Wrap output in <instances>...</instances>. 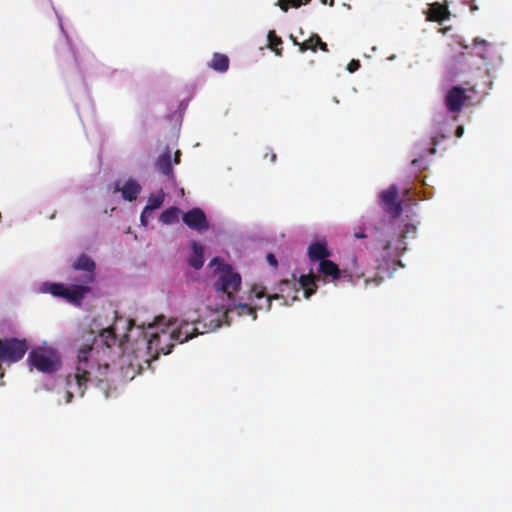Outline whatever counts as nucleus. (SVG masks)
<instances>
[{"instance_id":"obj_1","label":"nucleus","mask_w":512,"mask_h":512,"mask_svg":"<svg viewBox=\"0 0 512 512\" xmlns=\"http://www.w3.org/2000/svg\"><path fill=\"white\" fill-rule=\"evenodd\" d=\"M208 266L211 270L209 281L218 295V303L213 304L209 297L205 314L189 310L180 321L161 315L147 325L135 326L130 319L117 318L112 327L100 332L92 346L80 349L73 371L65 378V403H70L74 397H82L88 384H95L106 397L110 396L108 359L112 355L119 357L123 377L132 380L142 369L139 359L149 365V357L158 353L169 354L174 342L183 343L223 324L229 325L235 316H248L254 321L258 309L269 310L271 301L280 299L279 294L267 295L262 284H254L247 301L236 300L235 295L242 284L239 272L218 257L213 258Z\"/></svg>"},{"instance_id":"obj_2","label":"nucleus","mask_w":512,"mask_h":512,"mask_svg":"<svg viewBox=\"0 0 512 512\" xmlns=\"http://www.w3.org/2000/svg\"><path fill=\"white\" fill-rule=\"evenodd\" d=\"M372 256L375 258L373 268L379 271L373 277L366 276L369 263L361 256L353 255L343 269H340L336 263L328 259L313 266L307 274L295 271L290 280H282L279 283V297L284 300L285 305H290L295 300H299V294H302L304 298H309L317 290L319 282L323 284L332 283L335 286L344 282L355 285L361 278H365L366 286L371 284L377 286L383 279L380 274L388 271L390 264L385 269H378L377 257L373 254Z\"/></svg>"},{"instance_id":"obj_3","label":"nucleus","mask_w":512,"mask_h":512,"mask_svg":"<svg viewBox=\"0 0 512 512\" xmlns=\"http://www.w3.org/2000/svg\"><path fill=\"white\" fill-rule=\"evenodd\" d=\"M398 187L391 185L379 193V204L391 217L375 227L377 268L385 269L389 264L398 263V257L407 249V240L416 237L418 221L415 216H401Z\"/></svg>"},{"instance_id":"obj_4","label":"nucleus","mask_w":512,"mask_h":512,"mask_svg":"<svg viewBox=\"0 0 512 512\" xmlns=\"http://www.w3.org/2000/svg\"><path fill=\"white\" fill-rule=\"evenodd\" d=\"M94 261L86 255H81L72 265V272L68 279V285L53 282H41L35 285L37 293L51 294L60 297L67 302L80 305L84 297L91 291L95 282Z\"/></svg>"},{"instance_id":"obj_5","label":"nucleus","mask_w":512,"mask_h":512,"mask_svg":"<svg viewBox=\"0 0 512 512\" xmlns=\"http://www.w3.org/2000/svg\"><path fill=\"white\" fill-rule=\"evenodd\" d=\"M27 361L31 369L48 375L58 372L63 364L60 351L48 342L32 347Z\"/></svg>"},{"instance_id":"obj_6","label":"nucleus","mask_w":512,"mask_h":512,"mask_svg":"<svg viewBox=\"0 0 512 512\" xmlns=\"http://www.w3.org/2000/svg\"><path fill=\"white\" fill-rule=\"evenodd\" d=\"M480 75V68H472L471 57L463 52L453 56L446 64V77L450 81L459 80L465 85H475Z\"/></svg>"},{"instance_id":"obj_7","label":"nucleus","mask_w":512,"mask_h":512,"mask_svg":"<svg viewBox=\"0 0 512 512\" xmlns=\"http://www.w3.org/2000/svg\"><path fill=\"white\" fill-rule=\"evenodd\" d=\"M473 54L478 57L485 67V75L491 77L503 64L502 51L495 43L481 38H475L472 48Z\"/></svg>"},{"instance_id":"obj_8","label":"nucleus","mask_w":512,"mask_h":512,"mask_svg":"<svg viewBox=\"0 0 512 512\" xmlns=\"http://www.w3.org/2000/svg\"><path fill=\"white\" fill-rule=\"evenodd\" d=\"M28 345L25 340L10 338L0 341V360L14 363L23 358L27 352Z\"/></svg>"},{"instance_id":"obj_9","label":"nucleus","mask_w":512,"mask_h":512,"mask_svg":"<svg viewBox=\"0 0 512 512\" xmlns=\"http://www.w3.org/2000/svg\"><path fill=\"white\" fill-rule=\"evenodd\" d=\"M467 98L466 89L459 85L451 87L445 95V106L447 108V112L450 114H458ZM456 118V115H453L450 120L455 121Z\"/></svg>"},{"instance_id":"obj_10","label":"nucleus","mask_w":512,"mask_h":512,"mask_svg":"<svg viewBox=\"0 0 512 512\" xmlns=\"http://www.w3.org/2000/svg\"><path fill=\"white\" fill-rule=\"evenodd\" d=\"M183 222L191 229L204 231L208 228L205 213L199 208H193L183 215Z\"/></svg>"},{"instance_id":"obj_11","label":"nucleus","mask_w":512,"mask_h":512,"mask_svg":"<svg viewBox=\"0 0 512 512\" xmlns=\"http://www.w3.org/2000/svg\"><path fill=\"white\" fill-rule=\"evenodd\" d=\"M116 190L121 192L123 199L127 201L135 200L140 194L142 187L133 178L125 180L123 183L120 181L116 183Z\"/></svg>"},{"instance_id":"obj_12","label":"nucleus","mask_w":512,"mask_h":512,"mask_svg":"<svg viewBox=\"0 0 512 512\" xmlns=\"http://www.w3.org/2000/svg\"><path fill=\"white\" fill-rule=\"evenodd\" d=\"M331 256L325 242H314L308 247V257L313 266L321 261L328 260Z\"/></svg>"},{"instance_id":"obj_13","label":"nucleus","mask_w":512,"mask_h":512,"mask_svg":"<svg viewBox=\"0 0 512 512\" xmlns=\"http://www.w3.org/2000/svg\"><path fill=\"white\" fill-rule=\"evenodd\" d=\"M448 118L442 114H438L433 119V126L435 129L434 135L431 137L429 145H437L440 140L450 134L451 130L446 128Z\"/></svg>"},{"instance_id":"obj_14","label":"nucleus","mask_w":512,"mask_h":512,"mask_svg":"<svg viewBox=\"0 0 512 512\" xmlns=\"http://www.w3.org/2000/svg\"><path fill=\"white\" fill-rule=\"evenodd\" d=\"M157 169L165 175L169 180H174V173L172 168L171 151L166 148L158 157L156 162Z\"/></svg>"},{"instance_id":"obj_15","label":"nucleus","mask_w":512,"mask_h":512,"mask_svg":"<svg viewBox=\"0 0 512 512\" xmlns=\"http://www.w3.org/2000/svg\"><path fill=\"white\" fill-rule=\"evenodd\" d=\"M450 17V12L448 10V2L444 1L443 4L433 3L430 5L429 15L427 19L429 21H437L442 23L445 20H448Z\"/></svg>"},{"instance_id":"obj_16","label":"nucleus","mask_w":512,"mask_h":512,"mask_svg":"<svg viewBox=\"0 0 512 512\" xmlns=\"http://www.w3.org/2000/svg\"><path fill=\"white\" fill-rule=\"evenodd\" d=\"M192 254L188 258V263L191 267L198 270L204 264V248L197 242L191 243Z\"/></svg>"},{"instance_id":"obj_17","label":"nucleus","mask_w":512,"mask_h":512,"mask_svg":"<svg viewBox=\"0 0 512 512\" xmlns=\"http://www.w3.org/2000/svg\"><path fill=\"white\" fill-rule=\"evenodd\" d=\"M291 39L293 40L294 44L295 45H299L300 47V50L302 52L308 50V49H311L313 51H315L316 49V46H318L321 50L323 51H327V44L322 42L321 38L318 36V35H313L310 37V39H308L307 41L303 42V43H298L292 36H291Z\"/></svg>"},{"instance_id":"obj_18","label":"nucleus","mask_w":512,"mask_h":512,"mask_svg":"<svg viewBox=\"0 0 512 512\" xmlns=\"http://www.w3.org/2000/svg\"><path fill=\"white\" fill-rule=\"evenodd\" d=\"M208 66L219 73H224L229 68V58L224 54L215 53Z\"/></svg>"},{"instance_id":"obj_19","label":"nucleus","mask_w":512,"mask_h":512,"mask_svg":"<svg viewBox=\"0 0 512 512\" xmlns=\"http://www.w3.org/2000/svg\"><path fill=\"white\" fill-rule=\"evenodd\" d=\"M418 151H419V157L417 158H414L412 160V165L415 167V168H419V169H424L426 167V161L424 159V156L425 155H432L435 153V148L434 147H420L418 148Z\"/></svg>"},{"instance_id":"obj_20","label":"nucleus","mask_w":512,"mask_h":512,"mask_svg":"<svg viewBox=\"0 0 512 512\" xmlns=\"http://www.w3.org/2000/svg\"><path fill=\"white\" fill-rule=\"evenodd\" d=\"M180 210L176 207H171L163 211L159 217L160 222L163 224H173L179 219Z\"/></svg>"},{"instance_id":"obj_21","label":"nucleus","mask_w":512,"mask_h":512,"mask_svg":"<svg viewBox=\"0 0 512 512\" xmlns=\"http://www.w3.org/2000/svg\"><path fill=\"white\" fill-rule=\"evenodd\" d=\"M165 193L163 190H160L156 193H152L147 201L146 208H148L151 211H154L158 208H160L164 202Z\"/></svg>"},{"instance_id":"obj_22","label":"nucleus","mask_w":512,"mask_h":512,"mask_svg":"<svg viewBox=\"0 0 512 512\" xmlns=\"http://www.w3.org/2000/svg\"><path fill=\"white\" fill-rule=\"evenodd\" d=\"M267 40L269 47L275 52L276 55L280 56L282 50L278 49L277 46L282 44L281 38L276 35L275 31L271 30L267 35Z\"/></svg>"},{"instance_id":"obj_23","label":"nucleus","mask_w":512,"mask_h":512,"mask_svg":"<svg viewBox=\"0 0 512 512\" xmlns=\"http://www.w3.org/2000/svg\"><path fill=\"white\" fill-rule=\"evenodd\" d=\"M310 0H278L277 6L281 8L283 11H287L289 6H292L294 8H298L303 4L309 3Z\"/></svg>"},{"instance_id":"obj_24","label":"nucleus","mask_w":512,"mask_h":512,"mask_svg":"<svg viewBox=\"0 0 512 512\" xmlns=\"http://www.w3.org/2000/svg\"><path fill=\"white\" fill-rule=\"evenodd\" d=\"M56 16H57V18H58V22H59L60 30H61V32H62V34H63V36H64V37H65V39H66V44H67V46L69 47V52L71 53V55H72V57L74 58L75 62H76L78 65H80V61H79V58H78V55H77V53H78V52H76V51L71 47V45H70V41H69V38H68V36H67V34H66V31L64 30V26H63V23H62V19H61L60 15H59L57 12H56Z\"/></svg>"},{"instance_id":"obj_25","label":"nucleus","mask_w":512,"mask_h":512,"mask_svg":"<svg viewBox=\"0 0 512 512\" xmlns=\"http://www.w3.org/2000/svg\"><path fill=\"white\" fill-rule=\"evenodd\" d=\"M153 217V211L149 210L148 208L144 207L141 216H140V222L141 225L144 227L148 226L149 219Z\"/></svg>"},{"instance_id":"obj_26","label":"nucleus","mask_w":512,"mask_h":512,"mask_svg":"<svg viewBox=\"0 0 512 512\" xmlns=\"http://www.w3.org/2000/svg\"><path fill=\"white\" fill-rule=\"evenodd\" d=\"M449 46L451 47V50H456L457 48H459V49H467L468 48V46L463 43V41L461 40L460 37H458L456 40H454L453 44H449Z\"/></svg>"},{"instance_id":"obj_27","label":"nucleus","mask_w":512,"mask_h":512,"mask_svg":"<svg viewBox=\"0 0 512 512\" xmlns=\"http://www.w3.org/2000/svg\"><path fill=\"white\" fill-rule=\"evenodd\" d=\"M360 68V62L358 60H352L348 66H347V70L350 72V73H354L355 71H357L358 69Z\"/></svg>"},{"instance_id":"obj_28","label":"nucleus","mask_w":512,"mask_h":512,"mask_svg":"<svg viewBox=\"0 0 512 512\" xmlns=\"http://www.w3.org/2000/svg\"><path fill=\"white\" fill-rule=\"evenodd\" d=\"M354 237L356 239H362V238H366L367 234L365 233V230L363 228H359V230L354 232Z\"/></svg>"},{"instance_id":"obj_29","label":"nucleus","mask_w":512,"mask_h":512,"mask_svg":"<svg viewBox=\"0 0 512 512\" xmlns=\"http://www.w3.org/2000/svg\"><path fill=\"white\" fill-rule=\"evenodd\" d=\"M267 262L269 263V265H271L274 268L277 266V259L271 253L267 255Z\"/></svg>"},{"instance_id":"obj_30","label":"nucleus","mask_w":512,"mask_h":512,"mask_svg":"<svg viewBox=\"0 0 512 512\" xmlns=\"http://www.w3.org/2000/svg\"><path fill=\"white\" fill-rule=\"evenodd\" d=\"M464 133V128L463 126H458L457 129H456V136L458 138H460Z\"/></svg>"},{"instance_id":"obj_31","label":"nucleus","mask_w":512,"mask_h":512,"mask_svg":"<svg viewBox=\"0 0 512 512\" xmlns=\"http://www.w3.org/2000/svg\"><path fill=\"white\" fill-rule=\"evenodd\" d=\"M180 155H181V154H180V151H177V152L175 153V157H174V163H175V164H179V163H180Z\"/></svg>"},{"instance_id":"obj_32","label":"nucleus","mask_w":512,"mask_h":512,"mask_svg":"<svg viewBox=\"0 0 512 512\" xmlns=\"http://www.w3.org/2000/svg\"><path fill=\"white\" fill-rule=\"evenodd\" d=\"M321 2H322L323 4H327V3H328L330 6H333V5H334V0H330V1H328V0H321Z\"/></svg>"},{"instance_id":"obj_33","label":"nucleus","mask_w":512,"mask_h":512,"mask_svg":"<svg viewBox=\"0 0 512 512\" xmlns=\"http://www.w3.org/2000/svg\"><path fill=\"white\" fill-rule=\"evenodd\" d=\"M84 57H85L87 60H89V59H91V58H92V57L90 56V54H88V53H85V54H84Z\"/></svg>"},{"instance_id":"obj_34","label":"nucleus","mask_w":512,"mask_h":512,"mask_svg":"<svg viewBox=\"0 0 512 512\" xmlns=\"http://www.w3.org/2000/svg\"><path fill=\"white\" fill-rule=\"evenodd\" d=\"M477 9H478V7H477V6H475V5H474V6H471V10H472V11H476Z\"/></svg>"},{"instance_id":"obj_35","label":"nucleus","mask_w":512,"mask_h":512,"mask_svg":"<svg viewBox=\"0 0 512 512\" xmlns=\"http://www.w3.org/2000/svg\"><path fill=\"white\" fill-rule=\"evenodd\" d=\"M275 159H276V155H275V154H272V156H271V161H275Z\"/></svg>"},{"instance_id":"obj_36","label":"nucleus","mask_w":512,"mask_h":512,"mask_svg":"<svg viewBox=\"0 0 512 512\" xmlns=\"http://www.w3.org/2000/svg\"><path fill=\"white\" fill-rule=\"evenodd\" d=\"M448 29H449V28H445V29H440L439 31H440V32H443V33H445V32H446V31H447Z\"/></svg>"},{"instance_id":"obj_37","label":"nucleus","mask_w":512,"mask_h":512,"mask_svg":"<svg viewBox=\"0 0 512 512\" xmlns=\"http://www.w3.org/2000/svg\"><path fill=\"white\" fill-rule=\"evenodd\" d=\"M394 59H395V55L388 57V60H394Z\"/></svg>"}]
</instances>
